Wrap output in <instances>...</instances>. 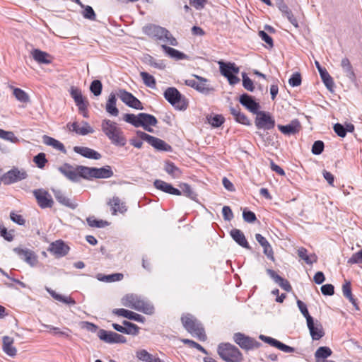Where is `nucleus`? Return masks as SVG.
<instances>
[{
  "label": "nucleus",
  "mask_w": 362,
  "mask_h": 362,
  "mask_svg": "<svg viewBox=\"0 0 362 362\" xmlns=\"http://www.w3.org/2000/svg\"><path fill=\"white\" fill-rule=\"evenodd\" d=\"M124 306L142 312L147 315H151L154 312V307L148 302L141 299L134 294H127L122 298Z\"/></svg>",
  "instance_id": "obj_1"
},
{
  "label": "nucleus",
  "mask_w": 362,
  "mask_h": 362,
  "mask_svg": "<svg viewBox=\"0 0 362 362\" xmlns=\"http://www.w3.org/2000/svg\"><path fill=\"white\" fill-rule=\"evenodd\" d=\"M102 131L115 145L123 146L125 145V139L122 136V132L117 127V123L105 119H103L101 124Z\"/></svg>",
  "instance_id": "obj_2"
},
{
  "label": "nucleus",
  "mask_w": 362,
  "mask_h": 362,
  "mask_svg": "<svg viewBox=\"0 0 362 362\" xmlns=\"http://www.w3.org/2000/svg\"><path fill=\"white\" fill-rule=\"evenodd\" d=\"M181 322L185 329L192 335L198 337L201 341L206 339V335L202 324L192 315L182 316Z\"/></svg>",
  "instance_id": "obj_3"
},
{
  "label": "nucleus",
  "mask_w": 362,
  "mask_h": 362,
  "mask_svg": "<svg viewBox=\"0 0 362 362\" xmlns=\"http://www.w3.org/2000/svg\"><path fill=\"white\" fill-rule=\"evenodd\" d=\"M218 354L227 362H242L243 357L240 350L230 343H221L218 346Z\"/></svg>",
  "instance_id": "obj_4"
},
{
  "label": "nucleus",
  "mask_w": 362,
  "mask_h": 362,
  "mask_svg": "<svg viewBox=\"0 0 362 362\" xmlns=\"http://www.w3.org/2000/svg\"><path fill=\"white\" fill-rule=\"evenodd\" d=\"M123 119L135 127H144L147 125L156 127L158 123L157 119L153 115L147 113H139L137 115L127 113L124 115Z\"/></svg>",
  "instance_id": "obj_5"
},
{
  "label": "nucleus",
  "mask_w": 362,
  "mask_h": 362,
  "mask_svg": "<svg viewBox=\"0 0 362 362\" xmlns=\"http://www.w3.org/2000/svg\"><path fill=\"white\" fill-rule=\"evenodd\" d=\"M163 95L165 100L175 108L180 110H185L187 109V103L176 88H168L165 90Z\"/></svg>",
  "instance_id": "obj_6"
},
{
  "label": "nucleus",
  "mask_w": 362,
  "mask_h": 362,
  "mask_svg": "<svg viewBox=\"0 0 362 362\" xmlns=\"http://www.w3.org/2000/svg\"><path fill=\"white\" fill-rule=\"evenodd\" d=\"M218 64L221 75L228 79L230 85H235L240 82V78L235 76L239 73L240 69L235 63L220 61Z\"/></svg>",
  "instance_id": "obj_7"
},
{
  "label": "nucleus",
  "mask_w": 362,
  "mask_h": 362,
  "mask_svg": "<svg viewBox=\"0 0 362 362\" xmlns=\"http://www.w3.org/2000/svg\"><path fill=\"white\" fill-rule=\"evenodd\" d=\"M28 177V175L25 169L13 167L2 175L1 180L4 185H9L25 180Z\"/></svg>",
  "instance_id": "obj_8"
},
{
  "label": "nucleus",
  "mask_w": 362,
  "mask_h": 362,
  "mask_svg": "<svg viewBox=\"0 0 362 362\" xmlns=\"http://www.w3.org/2000/svg\"><path fill=\"white\" fill-rule=\"evenodd\" d=\"M233 338L234 341L243 349L250 350L257 349L261 346L260 342L240 332L235 333Z\"/></svg>",
  "instance_id": "obj_9"
},
{
  "label": "nucleus",
  "mask_w": 362,
  "mask_h": 362,
  "mask_svg": "<svg viewBox=\"0 0 362 362\" xmlns=\"http://www.w3.org/2000/svg\"><path fill=\"white\" fill-rule=\"evenodd\" d=\"M33 194L36 199L38 206L41 209L52 207L54 201L52 196L47 190L44 189H37L33 190Z\"/></svg>",
  "instance_id": "obj_10"
},
{
  "label": "nucleus",
  "mask_w": 362,
  "mask_h": 362,
  "mask_svg": "<svg viewBox=\"0 0 362 362\" xmlns=\"http://www.w3.org/2000/svg\"><path fill=\"white\" fill-rule=\"evenodd\" d=\"M117 95L129 107L136 110L144 109L140 100L134 97L131 93L126 91L124 89H119L117 92Z\"/></svg>",
  "instance_id": "obj_11"
},
{
  "label": "nucleus",
  "mask_w": 362,
  "mask_h": 362,
  "mask_svg": "<svg viewBox=\"0 0 362 362\" xmlns=\"http://www.w3.org/2000/svg\"><path fill=\"white\" fill-rule=\"evenodd\" d=\"M255 125L258 129H271L274 128L275 125L274 119L271 117L269 113L259 111L257 113V117L255 119Z\"/></svg>",
  "instance_id": "obj_12"
},
{
  "label": "nucleus",
  "mask_w": 362,
  "mask_h": 362,
  "mask_svg": "<svg viewBox=\"0 0 362 362\" xmlns=\"http://www.w3.org/2000/svg\"><path fill=\"white\" fill-rule=\"evenodd\" d=\"M143 32L155 40H164V35H168V30L159 25L148 24L143 27Z\"/></svg>",
  "instance_id": "obj_13"
},
{
  "label": "nucleus",
  "mask_w": 362,
  "mask_h": 362,
  "mask_svg": "<svg viewBox=\"0 0 362 362\" xmlns=\"http://www.w3.org/2000/svg\"><path fill=\"white\" fill-rule=\"evenodd\" d=\"M13 252H16L23 260L28 263L31 267H34L37 263V258L35 253L29 249H23L21 247L13 248Z\"/></svg>",
  "instance_id": "obj_14"
},
{
  "label": "nucleus",
  "mask_w": 362,
  "mask_h": 362,
  "mask_svg": "<svg viewBox=\"0 0 362 362\" xmlns=\"http://www.w3.org/2000/svg\"><path fill=\"white\" fill-rule=\"evenodd\" d=\"M239 102L251 112L257 114L259 112L258 110L260 107L259 103L256 102L254 98L247 93L242 94L239 98Z\"/></svg>",
  "instance_id": "obj_15"
},
{
  "label": "nucleus",
  "mask_w": 362,
  "mask_h": 362,
  "mask_svg": "<svg viewBox=\"0 0 362 362\" xmlns=\"http://www.w3.org/2000/svg\"><path fill=\"white\" fill-rule=\"evenodd\" d=\"M49 251L57 257L66 255L69 251V247L64 241L59 240L50 244Z\"/></svg>",
  "instance_id": "obj_16"
},
{
  "label": "nucleus",
  "mask_w": 362,
  "mask_h": 362,
  "mask_svg": "<svg viewBox=\"0 0 362 362\" xmlns=\"http://www.w3.org/2000/svg\"><path fill=\"white\" fill-rule=\"evenodd\" d=\"M112 313L115 315L122 316L129 320H134L139 322H144L145 321V317L141 315L124 308L113 309Z\"/></svg>",
  "instance_id": "obj_17"
},
{
  "label": "nucleus",
  "mask_w": 362,
  "mask_h": 362,
  "mask_svg": "<svg viewBox=\"0 0 362 362\" xmlns=\"http://www.w3.org/2000/svg\"><path fill=\"white\" fill-rule=\"evenodd\" d=\"M58 170L69 180L74 182H78L77 166L74 168L69 163H64L58 168Z\"/></svg>",
  "instance_id": "obj_18"
},
{
  "label": "nucleus",
  "mask_w": 362,
  "mask_h": 362,
  "mask_svg": "<svg viewBox=\"0 0 362 362\" xmlns=\"http://www.w3.org/2000/svg\"><path fill=\"white\" fill-rule=\"evenodd\" d=\"M307 325L313 340H319L324 336L325 332L322 326L317 321L315 322L313 319H310V321L307 322Z\"/></svg>",
  "instance_id": "obj_19"
},
{
  "label": "nucleus",
  "mask_w": 362,
  "mask_h": 362,
  "mask_svg": "<svg viewBox=\"0 0 362 362\" xmlns=\"http://www.w3.org/2000/svg\"><path fill=\"white\" fill-rule=\"evenodd\" d=\"M277 127L281 133L290 136L298 133L301 126L298 119H293L287 125L279 124Z\"/></svg>",
  "instance_id": "obj_20"
},
{
  "label": "nucleus",
  "mask_w": 362,
  "mask_h": 362,
  "mask_svg": "<svg viewBox=\"0 0 362 362\" xmlns=\"http://www.w3.org/2000/svg\"><path fill=\"white\" fill-rule=\"evenodd\" d=\"M153 185L156 189L170 194H182V192L180 189L173 187L172 185L161 180H156L153 182Z\"/></svg>",
  "instance_id": "obj_21"
},
{
  "label": "nucleus",
  "mask_w": 362,
  "mask_h": 362,
  "mask_svg": "<svg viewBox=\"0 0 362 362\" xmlns=\"http://www.w3.org/2000/svg\"><path fill=\"white\" fill-rule=\"evenodd\" d=\"M315 64L325 86L328 90H332V88L334 86L332 78L331 77L327 69L324 67H322L320 64L317 61H315Z\"/></svg>",
  "instance_id": "obj_22"
},
{
  "label": "nucleus",
  "mask_w": 362,
  "mask_h": 362,
  "mask_svg": "<svg viewBox=\"0 0 362 362\" xmlns=\"http://www.w3.org/2000/svg\"><path fill=\"white\" fill-rule=\"evenodd\" d=\"M33 58L38 64H49L52 63V56L46 52L39 49H34L31 52Z\"/></svg>",
  "instance_id": "obj_23"
},
{
  "label": "nucleus",
  "mask_w": 362,
  "mask_h": 362,
  "mask_svg": "<svg viewBox=\"0 0 362 362\" xmlns=\"http://www.w3.org/2000/svg\"><path fill=\"white\" fill-rule=\"evenodd\" d=\"M74 152L87 158L95 160H99L101 158L100 153L88 147L75 146L74 148Z\"/></svg>",
  "instance_id": "obj_24"
},
{
  "label": "nucleus",
  "mask_w": 362,
  "mask_h": 362,
  "mask_svg": "<svg viewBox=\"0 0 362 362\" xmlns=\"http://www.w3.org/2000/svg\"><path fill=\"white\" fill-rule=\"evenodd\" d=\"M256 240L263 247L264 254L272 261H274V252L269 243L261 234L255 235Z\"/></svg>",
  "instance_id": "obj_25"
},
{
  "label": "nucleus",
  "mask_w": 362,
  "mask_h": 362,
  "mask_svg": "<svg viewBox=\"0 0 362 362\" xmlns=\"http://www.w3.org/2000/svg\"><path fill=\"white\" fill-rule=\"evenodd\" d=\"M193 76L198 81L197 90L202 94L209 95L213 93L215 90L208 83V79L199 76L198 75H193Z\"/></svg>",
  "instance_id": "obj_26"
},
{
  "label": "nucleus",
  "mask_w": 362,
  "mask_h": 362,
  "mask_svg": "<svg viewBox=\"0 0 362 362\" xmlns=\"http://www.w3.org/2000/svg\"><path fill=\"white\" fill-rule=\"evenodd\" d=\"M276 5L279 9L288 18L289 22L295 27H298V21L293 15L291 11L288 8L287 5L284 3V0H275Z\"/></svg>",
  "instance_id": "obj_27"
},
{
  "label": "nucleus",
  "mask_w": 362,
  "mask_h": 362,
  "mask_svg": "<svg viewBox=\"0 0 362 362\" xmlns=\"http://www.w3.org/2000/svg\"><path fill=\"white\" fill-rule=\"evenodd\" d=\"M107 204L111 206L112 211V214L113 215H115L117 212L124 214L127 210L125 204L122 202L118 197H113L112 199L108 202Z\"/></svg>",
  "instance_id": "obj_28"
},
{
  "label": "nucleus",
  "mask_w": 362,
  "mask_h": 362,
  "mask_svg": "<svg viewBox=\"0 0 362 362\" xmlns=\"http://www.w3.org/2000/svg\"><path fill=\"white\" fill-rule=\"evenodd\" d=\"M232 238L241 247L250 249L248 242L247 241L244 233L239 229H232L230 232Z\"/></svg>",
  "instance_id": "obj_29"
},
{
  "label": "nucleus",
  "mask_w": 362,
  "mask_h": 362,
  "mask_svg": "<svg viewBox=\"0 0 362 362\" xmlns=\"http://www.w3.org/2000/svg\"><path fill=\"white\" fill-rule=\"evenodd\" d=\"M83 124V127H79L78 123L75 122L71 124L69 123L67 124V127L69 129V130L75 132L76 134L80 135H86L93 132V128L88 124V122H84Z\"/></svg>",
  "instance_id": "obj_30"
},
{
  "label": "nucleus",
  "mask_w": 362,
  "mask_h": 362,
  "mask_svg": "<svg viewBox=\"0 0 362 362\" xmlns=\"http://www.w3.org/2000/svg\"><path fill=\"white\" fill-rule=\"evenodd\" d=\"M93 178H110L113 176L114 173L111 167L107 165L100 168L93 167Z\"/></svg>",
  "instance_id": "obj_31"
},
{
  "label": "nucleus",
  "mask_w": 362,
  "mask_h": 362,
  "mask_svg": "<svg viewBox=\"0 0 362 362\" xmlns=\"http://www.w3.org/2000/svg\"><path fill=\"white\" fill-rule=\"evenodd\" d=\"M149 144L152 146L157 151H162L166 152L172 151V147L169 144H168L165 141L153 136Z\"/></svg>",
  "instance_id": "obj_32"
},
{
  "label": "nucleus",
  "mask_w": 362,
  "mask_h": 362,
  "mask_svg": "<svg viewBox=\"0 0 362 362\" xmlns=\"http://www.w3.org/2000/svg\"><path fill=\"white\" fill-rule=\"evenodd\" d=\"M116 95L113 93H111L107 101L105 110L110 115L115 117L119 115V110L116 107Z\"/></svg>",
  "instance_id": "obj_33"
},
{
  "label": "nucleus",
  "mask_w": 362,
  "mask_h": 362,
  "mask_svg": "<svg viewBox=\"0 0 362 362\" xmlns=\"http://www.w3.org/2000/svg\"><path fill=\"white\" fill-rule=\"evenodd\" d=\"M161 48L167 55L176 60L187 59L188 58V57L183 52L165 45H162Z\"/></svg>",
  "instance_id": "obj_34"
},
{
  "label": "nucleus",
  "mask_w": 362,
  "mask_h": 362,
  "mask_svg": "<svg viewBox=\"0 0 362 362\" xmlns=\"http://www.w3.org/2000/svg\"><path fill=\"white\" fill-rule=\"evenodd\" d=\"M13 339L10 337L4 336L3 337V350L10 356H16L17 352L16 349L13 346Z\"/></svg>",
  "instance_id": "obj_35"
},
{
  "label": "nucleus",
  "mask_w": 362,
  "mask_h": 362,
  "mask_svg": "<svg viewBox=\"0 0 362 362\" xmlns=\"http://www.w3.org/2000/svg\"><path fill=\"white\" fill-rule=\"evenodd\" d=\"M53 192L55 199L61 204L72 209H74L76 207V204L72 203L71 200L66 197L61 190H53Z\"/></svg>",
  "instance_id": "obj_36"
},
{
  "label": "nucleus",
  "mask_w": 362,
  "mask_h": 362,
  "mask_svg": "<svg viewBox=\"0 0 362 362\" xmlns=\"http://www.w3.org/2000/svg\"><path fill=\"white\" fill-rule=\"evenodd\" d=\"M42 139L43 142L46 145L52 146L54 148L59 150L64 153H66V150L64 144L61 143L59 141L47 135H44Z\"/></svg>",
  "instance_id": "obj_37"
},
{
  "label": "nucleus",
  "mask_w": 362,
  "mask_h": 362,
  "mask_svg": "<svg viewBox=\"0 0 362 362\" xmlns=\"http://www.w3.org/2000/svg\"><path fill=\"white\" fill-rule=\"evenodd\" d=\"M164 170L173 178H178L180 177L182 172L173 162L165 161L164 165Z\"/></svg>",
  "instance_id": "obj_38"
},
{
  "label": "nucleus",
  "mask_w": 362,
  "mask_h": 362,
  "mask_svg": "<svg viewBox=\"0 0 362 362\" xmlns=\"http://www.w3.org/2000/svg\"><path fill=\"white\" fill-rule=\"evenodd\" d=\"M93 167H86L83 165H77L78 179L82 177L86 180L93 178Z\"/></svg>",
  "instance_id": "obj_39"
},
{
  "label": "nucleus",
  "mask_w": 362,
  "mask_h": 362,
  "mask_svg": "<svg viewBox=\"0 0 362 362\" xmlns=\"http://www.w3.org/2000/svg\"><path fill=\"white\" fill-rule=\"evenodd\" d=\"M332 354V350L328 346H320L315 353V358L316 362H320L321 358H327L329 357Z\"/></svg>",
  "instance_id": "obj_40"
},
{
  "label": "nucleus",
  "mask_w": 362,
  "mask_h": 362,
  "mask_svg": "<svg viewBox=\"0 0 362 362\" xmlns=\"http://www.w3.org/2000/svg\"><path fill=\"white\" fill-rule=\"evenodd\" d=\"M341 66L344 72L346 74V76L351 80L354 79L355 74L349 59L348 58L342 59L341 62Z\"/></svg>",
  "instance_id": "obj_41"
},
{
  "label": "nucleus",
  "mask_w": 362,
  "mask_h": 362,
  "mask_svg": "<svg viewBox=\"0 0 362 362\" xmlns=\"http://www.w3.org/2000/svg\"><path fill=\"white\" fill-rule=\"evenodd\" d=\"M180 188L181 189V192H182L183 194L192 200H196L197 194L196 192L192 189L190 185L187 183H182L180 185Z\"/></svg>",
  "instance_id": "obj_42"
},
{
  "label": "nucleus",
  "mask_w": 362,
  "mask_h": 362,
  "mask_svg": "<svg viewBox=\"0 0 362 362\" xmlns=\"http://www.w3.org/2000/svg\"><path fill=\"white\" fill-rule=\"evenodd\" d=\"M112 334L113 332L100 329L98 332V337L100 340L106 343L113 344L114 337L112 335Z\"/></svg>",
  "instance_id": "obj_43"
},
{
  "label": "nucleus",
  "mask_w": 362,
  "mask_h": 362,
  "mask_svg": "<svg viewBox=\"0 0 362 362\" xmlns=\"http://www.w3.org/2000/svg\"><path fill=\"white\" fill-rule=\"evenodd\" d=\"M206 118L208 122L214 127H219L225 121L221 115H210Z\"/></svg>",
  "instance_id": "obj_44"
},
{
  "label": "nucleus",
  "mask_w": 362,
  "mask_h": 362,
  "mask_svg": "<svg viewBox=\"0 0 362 362\" xmlns=\"http://www.w3.org/2000/svg\"><path fill=\"white\" fill-rule=\"evenodd\" d=\"M123 279V274L121 273H115L110 275H98V279L106 282H113L120 281Z\"/></svg>",
  "instance_id": "obj_45"
},
{
  "label": "nucleus",
  "mask_w": 362,
  "mask_h": 362,
  "mask_svg": "<svg viewBox=\"0 0 362 362\" xmlns=\"http://www.w3.org/2000/svg\"><path fill=\"white\" fill-rule=\"evenodd\" d=\"M140 76L146 86L152 88L156 87V82L153 76L144 71L141 72Z\"/></svg>",
  "instance_id": "obj_46"
},
{
  "label": "nucleus",
  "mask_w": 362,
  "mask_h": 362,
  "mask_svg": "<svg viewBox=\"0 0 362 362\" xmlns=\"http://www.w3.org/2000/svg\"><path fill=\"white\" fill-rule=\"evenodd\" d=\"M13 95L21 103H28L30 101L29 95L22 89L13 88Z\"/></svg>",
  "instance_id": "obj_47"
},
{
  "label": "nucleus",
  "mask_w": 362,
  "mask_h": 362,
  "mask_svg": "<svg viewBox=\"0 0 362 362\" xmlns=\"http://www.w3.org/2000/svg\"><path fill=\"white\" fill-rule=\"evenodd\" d=\"M122 324L126 326V334L136 336L139 334V327L136 325L127 320H124Z\"/></svg>",
  "instance_id": "obj_48"
},
{
  "label": "nucleus",
  "mask_w": 362,
  "mask_h": 362,
  "mask_svg": "<svg viewBox=\"0 0 362 362\" xmlns=\"http://www.w3.org/2000/svg\"><path fill=\"white\" fill-rule=\"evenodd\" d=\"M103 89V84L100 80H94L90 86V90L95 96H98L101 94Z\"/></svg>",
  "instance_id": "obj_49"
},
{
  "label": "nucleus",
  "mask_w": 362,
  "mask_h": 362,
  "mask_svg": "<svg viewBox=\"0 0 362 362\" xmlns=\"http://www.w3.org/2000/svg\"><path fill=\"white\" fill-rule=\"evenodd\" d=\"M74 102H75L76 106L78 107L79 112L83 113V117H88V114L86 112L87 107L88 105V101H86L82 96L81 98H80L79 99L76 100Z\"/></svg>",
  "instance_id": "obj_50"
},
{
  "label": "nucleus",
  "mask_w": 362,
  "mask_h": 362,
  "mask_svg": "<svg viewBox=\"0 0 362 362\" xmlns=\"http://www.w3.org/2000/svg\"><path fill=\"white\" fill-rule=\"evenodd\" d=\"M74 102H75L76 106L78 107L79 112L83 113V117H88V114L86 112L87 107L88 105V101H86L82 96L81 98H80L79 99L76 100Z\"/></svg>",
  "instance_id": "obj_51"
},
{
  "label": "nucleus",
  "mask_w": 362,
  "mask_h": 362,
  "mask_svg": "<svg viewBox=\"0 0 362 362\" xmlns=\"http://www.w3.org/2000/svg\"><path fill=\"white\" fill-rule=\"evenodd\" d=\"M89 226L96 228H103L108 225L107 221L103 220H96L94 216H90L86 218Z\"/></svg>",
  "instance_id": "obj_52"
},
{
  "label": "nucleus",
  "mask_w": 362,
  "mask_h": 362,
  "mask_svg": "<svg viewBox=\"0 0 362 362\" xmlns=\"http://www.w3.org/2000/svg\"><path fill=\"white\" fill-rule=\"evenodd\" d=\"M146 62L151 66L157 68L158 69H164L165 68V64L163 60L156 61L153 57L148 55L146 58Z\"/></svg>",
  "instance_id": "obj_53"
},
{
  "label": "nucleus",
  "mask_w": 362,
  "mask_h": 362,
  "mask_svg": "<svg viewBox=\"0 0 362 362\" xmlns=\"http://www.w3.org/2000/svg\"><path fill=\"white\" fill-rule=\"evenodd\" d=\"M33 162L39 168L42 169L45 166V164L47 163L45 153H39L37 155L34 156Z\"/></svg>",
  "instance_id": "obj_54"
},
{
  "label": "nucleus",
  "mask_w": 362,
  "mask_h": 362,
  "mask_svg": "<svg viewBox=\"0 0 362 362\" xmlns=\"http://www.w3.org/2000/svg\"><path fill=\"white\" fill-rule=\"evenodd\" d=\"M0 138L9 141L12 143H17L19 139L15 136L13 132H7L4 129H0Z\"/></svg>",
  "instance_id": "obj_55"
},
{
  "label": "nucleus",
  "mask_w": 362,
  "mask_h": 362,
  "mask_svg": "<svg viewBox=\"0 0 362 362\" xmlns=\"http://www.w3.org/2000/svg\"><path fill=\"white\" fill-rule=\"evenodd\" d=\"M181 341L185 344H187L192 348H195L197 350L200 351L201 352H202L205 354H208L207 351L202 346H201L199 344L197 343L196 341L191 340V339H182Z\"/></svg>",
  "instance_id": "obj_56"
},
{
  "label": "nucleus",
  "mask_w": 362,
  "mask_h": 362,
  "mask_svg": "<svg viewBox=\"0 0 362 362\" xmlns=\"http://www.w3.org/2000/svg\"><path fill=\"white\" fill-rule=\"evenodd\" d=\"M298 257L303 259L308 264H312L314 261H315V256H313L315 258L314 260L311 259V257L307 255V250L301 247L298 250Z\"/></svg>",
  "instance_id": "obj_57"
},
{
  "label": "nucleus",
  "mask_w": 362,
  "mask_h": 362,
  "mask_svg": "<svg viewBox=\"0 0 362 362\" xmlns=\"http://www.w3.org/2000/svg\"><path fill=\"white\" fill-rule=\"evenodd\" d=\"M242 76H243V87L246 90L252 92L255 89V86L253 85V81L247 76L246 73H243Z\"/></svg>",
  "instance_id": "obj_58"
},
{
  "label": "nucleus",
  "mask_w": 362,
  "mask_h": 362,
  "mask_svg": "<svg viewBox=\"0 0 362 362\" xmlns=\"http://www.w3.org/2000/svg\"><path fill=\"white\" fill-rule=\"evenodd\" d=\"M297 305L302 315L306 318L307 322L310 321V319H313L310 315L307 306L303 302L300 300H297Z\"/></svg>",
  "instance_id": "obj_59"
},
{
  "label": "nucleus",
  "mask_w": 362,
  "mask_h": 362,
  "mask_svg": "<svg viewBox=\"0 0 362 362\" xmlns=\"http://www.w3.org/2000/svg\"><path fill=\"white\" fill-rule=\"evenodd\" d=\"M14 230H7L4 227L1 226L0 235L3 237L6 240L11 242L14 239Z\"/></svg>",
  "instance_id": "obj_60"
},
{
  "label": "nucleus",
  "mask_w": 362,
  "mask_h": 362,
  "mask_svg": "<svg viewBox=\"0 0 362 362\" xmlns=\"http://www.w3.org/2000/svg\"><path fill=\"white\" fill-rule=\"evenodd\" d=\"M258 35L261 40L267 45L269 48L274 47L273 39L264 30L259 31Z\"/></svg>",
  "instance_id": "obj_61"
},
{
  "label": "nucleus",
  "mask_w": 362,
  "mask_h": 362,
  "mask_svg": "<svg viewBox=\"0 0 362 362\" xmlns=\"http://www.w3.org/2000/svg\"><path fill=\"white\" fill-rule=\"evenodd\" d=\"M324 143L322 141H316L314 142L312 146V153L315 155H320L324 150Z\"/></svg>",
  "instance_id": "obj_62"
},
{
  "label": "nucleus",
  "mask_w": 362,
  "mask_h": 362,
  "mask_svg": "<svg viewBox=\"0 0 362 362\" xmlns=\"http://www.w3.org/2000/svg\"><path fill=\"white\" fill-rule=\"evenodd\" d=\"M301 76L298 72L294 73L288 80V83L293 87L298 86L301 84Z\"/></svg>",
  "instance_id": "obj_63"
},
{
  "label": "nucleus",
  "mask_w": 362,
  "mask_h": 362,
  "mask_svg": "<svg viewBox=\"0 0 362 362\" xmlns=\"http://www.w3.org/2000/svg\"><path fill=\"white\" fill-rule=\"evenodd\" d=\"M83 16L85 18L94 21L95 20V13L93 8L90 6H86L83 11Z\"/></svg>",
  "instance_id": "obj_64"
}]
</instances>
